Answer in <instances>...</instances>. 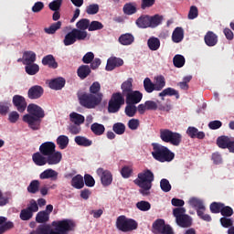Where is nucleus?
I'll list each match as a JSON object with an SVG mask.
<instances>
[{
	"label": "nucleus",
	"instance_id": "1",
	"mask_svg": "<svg viewBox=\"0 0 234 234\" xmlns=\"http://www.w3.org/2000/svg\"><path fill=\"white\" fill-rule=\"evenodd\" d=\"M63 159V154L56 151V144L45 142L39 146V152L33 154L32 160L39 167L43 165H58Z\"/></svg>",
	"mask_w": 234,
	"mask_h": 234
},
{
	"label": "nucleus",
	"instance_id": "2",
	"mask_svg": "<svg viewBox=\"0 0 234 234\" xmlns=\"http://www.w3.org/2000/svg\"><path fill=\"white\" fill-rule=\"evenodd\" d=\"M51 226L55 229H52L49 225H39L37 234H69V231H74L76 223L72 219H62L53 221Z\"/></svg>",
	"mask_w": 234,
	"mask_h": 234
},
{
	"label": "nucleus",
	"instance_id": "3",
	"mask_svg": "<svg viewBox=\"0 0 234 234\" xmlns=\"http://www.w3.org/2000/svg\"><path fill=\"white\" fill-rule=\"evenodd\" d=\"M27 111L28 113L23 116V122L27 123L32 131H39L41 129V122L45 118V110L37 104L30 103L27 105Z\"/></svg>",
	"mask_w": 234,
	"mask_h": 234
},
{
	"label": "nucleus",
	"instance_id": "4",
	"mask_svg": "<svg viewBox=\"0 0 234 234\" xmlns=\"http://www.w3.org/2000/svg\"><path fill=\"white\" fill-rule=\"evenodd\" d=\"M135 186L140 187L139 193L143 197H149L154 182V174L149 169H145L137 175V178L133 181Z\"/></svg>",
	"mask_w": 234,
	"mask_h": 234
},
{
	"label": "nucleus",
	"instance_id": "5",
	"mask_svg": "<svg viewBox=\"0 0 234 234\" xmlns=\"http://www.w3.org/2000/svg\"><path fill=\"white\" fill-rule=\"evenodd\" d=\"M152 147V156L154 158V160H157V162H173V160H175V153H173L166 146H164L158 143H153Z\"/></svg>",
	"mask_w": 234,
	"mask_h": 234
},
{
	"label": "nucleus",
	"instance_id": "6",
	"mask_svg": "<svg viewBox=\"0 0 234 234\" xmlns=\"http://www.w3.org/2000/svg\"><path fill=\"white\" fill-rule=\"evenodd\" d=\"M79 101L85 109H96L103 100L101 95H94L87 92L78 93Z\"/></svg>",
	"mask_w": 234,
	"mask_h": 234
},
{
	"label": "nucleus",
	"instance_id": "7",
	"mask_svg": "<svg viewBox=\"0 0 234 234\" xmlns=\"http://www.w3.org/2000/svg\"><path fill=\"white\" fill-rule=\"evenodd\" d=\"M160 138L162 142L171 144V145H175L176 147H178L182 144V134L169 129H161Z\"/></svg>",
	"mask_w": 234,
	"mask_h": 234
},
{
	"label": "nucleus",
	"instance_id": "8",
	"mask_svg": "<svg viewBox=\"0 0 234 234\" xmlns=\"http://www.w3.org/2000/svg\"><path fill=\"white\" fill-rule=\"evenodd\" d=\"M116 228L119 231L127 233L138 229V222L133 218H127L125 216H119L116 220Z\"/></svg>",
	"mask_w": 234,
	"mask_h": 234
},
{
	"label": "nucleus",
	"instance_id": "9",
	"mask_svg": "<svg viewBox=\"0 0 234 234\" xmlns=\"http://www.w3.org/2000/svg\"><path fill=\"white\" fill-rule=\"evenodd\" d=\"M87 31L73 28L70 32L66 34L63 43L65 47H70V45H74L76 41H85V39H87Z\"/></svg>",
	"mask_w": 234,
	"mask_h": 234
},
{
	"label": "nucleus",
	"instance_id": "10",
	"mask_svg": "<svg viewBox=\"0 0 234 234\" xmlns=\"http://www.w3.org/2000/svg\"><path fill=\"white\" fill-rule=\"evenodd\" d=\"M122 105H125L123 94L122 92L113 93L108 103V112L112 114L118 112L122 109Z\"/></svg>",
	"mask_w": 234,
	"mask_h": 234
},
{
	"label": "nucleus",
	"instance_id": "11",
	"mask_svg": "<svg viewBox=\"0 0 234 234\" xmlns=\"http://www.w3.org/2000/svg\"><path fill=\"white\" fill-rule=\"evenodd\" d=\"M39 211V206H37V202L35 199H31L27 208H23L20 211V218L24 221L30 220L32 217H34V213H37Z\"/></svg>",
	"mask_w": 234,
	"mask_h": 234
},
{
	"label": "nucleus",
	"instance_id": "12",
	"mask_svg": "<svg viewBox=\"0 0 234 234\" xmlns=\"http://www.w3.org/2000/svg\"><path fill=\"white\" fill-rule=\"evenodd\" d=\"M152 231L154 234H175L173 228L165 224V220L162 218H158L153 223Z\"/></svg>",
	"mask_w": 234,
	"mask_h": 234
},
{
	"label": "nucleus",
	"instance_id": "13",
	"mask_svg": "<svg viewBox=\"0 0 234 234\" xmlns=\"http://www.w3.org/2000/svg\"><path fill=\"white\" fill-rule=\"evenodd\" d=\"M96 173L98 176H100L101 183L104 187H107L112 184V174L111 171L103 168H98Z\"/></svg>",
	"mask_w": 234,
	"mask_h": 234
},
{
	"label": "nucleus",
	"instance_id": "14",
	"mask_svg": "<svg viewBox=\"0 0 234 234\" xmlns=\"http://www.w3.org/2000/svg\"><path fill=\"white\" fill-rule=\"evenodd\" d=\"M144 103L146 104L147 111H165L169 112L172 109L171 104L163 105L159 101H146Z\"/></svg>",
	"mask_w": 234,
	"mask_h": 234
},
{
	"label": "nucleus",
	"instance_id": "15",
	"mask_svg": "<svg viewBox=\"0 0 234 234\" xmlns=\"http://www.w3.org/2000/svg\"><path fill=\"white\" fill-rule=\"evenodd\" d=\"M144 98V93L140 90H133L130 94L125 96V101L127 105H138Z\"/></svg>",
	"mask_w": 234,
	"mask_h": 234
},
{
	"label": "nucleus",
	"instance_id": "16",
	"mask_svg": "<svg viewBox=\"0 0 234 234\" xmlns=\"http://www.w3.org/2000/svg\"><path fill=\"white\" fill-rule=\"evenodd\" d=\"M13 105L18 112H25L27 110V99L22 95H15L13 97Z\"/></svg>",
	"mask_w": 234,
	"mask_h": 234
},
{
	"label": "nucleus",
	"instance_id": "17",
	"mask_svg": "<svg viewBox=\"0 0 234 234\" xmlns=\"http://www.w3.org/2000/svg\"><path fill=\"white\" fill-rule=\"evenodd\" d=\"M45 94V90L40 85H35L29 88L27 98L29 100H39Z\"/></svg>",
	"mask_w": 234,
	"mask_h": 234
},
{
	"label": "nucleus",
	"instance_id": "18",
	"mask_svg": "<svg viewBox=\"0 0 234 234\" xmlns=\"http://www.w3.org/2000/svg\"><path fill=\"white\" fill-rule=\"evenodd\" d=\"M58 176V173L56 170L48 168L39 175V178L40 180H52V182H56Z\"/></svg>",
	"mask_w": 234,
	"mask_h": 234
},
{
	"label": "nucleus",
	"instance_id": "19",
	"mask_svg": "<svg viewBox=\"0 0 234 234\" xmlns=\"http://www.w3.org/2000/svg\"><path fill=\"white\" fill-rule=\"evenodd\" d=\"M66 83H67V80H65L63 77H58L49 80L48 87L49 89H52V90H61V89L65 87Z\"/></svg>",
	"mask_w": 234,
	"mask_h": 234
},
{
	"label": "nucleus",
	"instance_id": "20",
	"mask_svg": "<svg viewBox=\"0 0 234 234\" xmlns=\"http://www.w3.org/2000/svg\"><path fill=\"white\" fill-rule=\"evenodd\" d=\"M122 65H123V59L116 57L110 58L107 60L106 70L108 72H111V70H114L116 67H122Z\"/></svg>",
	"mask_w": 234,
	"mask_h": 234
},
{
	"label": "nucleus",
	"instance_id": "21",
	"mask_svg": "<svg viewBox=\"0 0 234 234\" xmlns=\"http://www.w3.org/2000/svg\"><path fill=\"white\" fill-rule=\"evenodd\" d=\"M207 47H215L218 43V36L213 31H207L204 37Z\"/></svg>",
	"mask_w": 234,
	"mask_h": 234
},
{
	"label": "nucleus",
	"instance_id": "22",
	"mask_svg": "<svg viewBox=\"0 0 234 234\" xmlns=\"http://www.w3.org/2000/svg\"><path fill=\"white\" fill-rule=\"evenodd\" d=\"M186 134L192 139L197 138V140H204L206 138V133L198 131L195 126H189L186 130Z\"/></svg>",
	"mask_w": 234,
	"mask_h": 234
},
{
	"label": "nucleus",
	"instance_id": "23",
	"mask_svg": "<svg viewBox=\"0 0 234 234\" xmlns=\"http://www.w3.org/2000/svg\"><path fill=\"white\" fill-rule=\"evenodd\" d=\"M42 65H44V67H48V69H54L59 67V65L58 64V61H56V58H54V55H47L43 57Z\"/></svg>",
	"mask_w": 234,
	"mask_h": 234
},
{
	"label": "nucleus",
	"instance_id": "24",
	"mask_svg": "<svg viewBox=\"0 0 234 234\" xmlns=\"http://www.w3.org/2000/svg\"><path fill=\"white\" fill-rule=\"evenodd\" d=\"M176 222L180 228H191L193 226V218L186 214L179 218Z\"/></svg>",
	"mask_w": 234,
	"mask_h": 234
},
{
	"label": "nucleus",
	"instance_id": "25",
	"mask_svg": "<svg viewBox=\"0 0 234 234\" xmlns=\"http://www.w3.org/2000/svg\"><path fill=\"white\" fill-rule=\"evenodd\" d=\"M90 67L89 65H81L77 69V76L80 80H85L87 77L90 76Z\"/></svg>",
	"mask_w": 234,
	"mask_h": 234
},
{
	"label": "nucleus",
	"instance_id": "26",
	"mask_svg": "<svg viewBox=\"0 0 234 234\" xmlns=\"http://www.w3.org/2000/svg\"><path fill=\"white\" fill-rule=\"evenodd\" d=\"M122 96H127L133 92V78H129L127 80L123 81L121 85Z\"/></svg>",
	"mask_w": 234,
	"mask_h": 234
},
{
	"label": "nucleus",
	"instance_id": "27",
	"mask_svg": "<svg viewBox=\"0 0 234 234\" xmlns=\"http://www.w3.org/2000/svg\"><path fill=\"white\" fill-rule=\"evenodd\" d=\"M71 186L75 189H83L85 187V182L83 180V176L77 175L71 179Z\"/></svg>",
	"mask_w": 234,
	"mask_h": 234
},
{
	"label": "nucleus",
	"instance_id": "28",
	"mask_svg": "<svg viewBox=\"0 0 234 234\" xmlns=\"http://www.w3.org/2000/svg\"><path fill=\"white\" fill-rule=\"evenodd\" d=\"M135 25L138 27V28H150L149 15H143L139 16L135 21Z\"/></svg>",
	"mask_w": 234,
	"mask_h": 234
},
{
	"label": "nucleus",
	"instance_id": "29",
	"mask_svg": "<svg viewBox=\"0 0 234 234\" xmlns=\"http://www.w3.org/2000/svg\"><path fill=\"white\" fill-rule=\"evenodd\" d=\"M184 39V28L176 27L172 34V41L174 43H181Z\"/></svg>",
	"mask_w": 234,
	"mask_h": 234
},
{
	"label": "nucleus",
	"instance_id": "30",
	"mask_svg": "<svg viewBox=\"0 0 234 234\" xmlns=\"http://www.w3.org/2000/svg\"><path fill=\"white\" fill-rule=\"evenodd\" d=\"M74 141L75 144L80 147H90V145H92V141L85 136L78 135L75 137Z\"/></svg>",
	"mask_w": 234,
	"mask_h": 234
},
{
	"label": "nucleus",
	"instance_id": "31",
	"mask_svg": "<svg viewBox=\"0 0 234 234\" xmlns=\"http://www.w3.org/2000/svg\"><path fill=\"white\" fill-rule=\"evenodd\" d=\"M162 21H164V16L160 15H154L153 16H149V27L156 28L159 25H162Z\"/></svg>",
	"mask_w": 234,
	"mask_h": 234
},
{
	"label": "nucleus",
	"instance_id": "32",
	"mask_svg": "<svg viewBox=\"0 0 234 234\" xmlns=\"http://www.w3.org/2000/svg\"><path fill=\"white\" fill-rule=\"evenodd\" d=\"M165 96H175L176 100H178L180 98V93L174 88H166L159 93V97L162 98V100H164Z\"/></svg>",
	"mask_w": 234,
	"mask_h": 234
},
{
	"label": "nucleus",
	"instance_id": "33",
	"mask_svg": "<svg viewBox=\"0 0 234 234\" xmlns=\"http://www.w3.org/2000/svg\"><path fill=\"white\" fill-rule=\"evenodd\" d=\"M101 84L100 82L95 81L90 86V94H93L94 96H101V100H103V93H101Z\"/></svg>",
	"mask_w": 234,
	"mask_h": 234
},
{
	"label": "nucleus",
	"instance_id": "34",
	"mask_svg": "<svg viewBox=\"0 0 234 234\" xmlns=\"http://www.w3.org/2000/svg\"><path fill=\"white\" fill-rule=\"evenodd\" d=\"M36 61V53L34 51H26L23 54V64L30 65Z\"/></svg>",
	"mask_w": 234,
	"mask_h": 234
},
{
	"label": "nucleus",
	"instance_id": "35",
	"mask_svg": "<svg viewBox=\"0 0 234 234\" xmlns=\"http://www.w3.org/2000/svg\"><path fill=\"white\" fill-rule=\"evenodd\" d=\"M90 131L95 136H101L105 133V126L103 124L94 122L90 126Z\"/></svg>",
	"mask_w": 234,
	"mask_h": 234
},
{
	"label": "nucleus",
	"instance_id": "36",
	"mask_svg": "<svg viewBox=\"0 0 234 234\" xmlns=\"http://www.w3.org/2000/svg\"><path fill=\"white\" fill-rule=\"evenodd\" d=\"M70 122L75 123V125H81V123H85V116L78 113V112H71L69 114Z\"/></svg>",
	"mask_w": 234,
	"mask_h": 234
},
{
	"label": "nucleus",
	"instance_id": "37",
	"mask_svg": "<svg viewBox=\"0 0 234 234\" xmlns=\"http://www.w3.org/2000/svg\"><path fill=\"white\" fill-rule=\"evenodd\" d=\"M119 43L124 46L133 45L134 43V37L129 33L123 34L119 37Z\"/></svg>",
	"mask_w": 234,
	"mask_h": 234
},
{
	"label": "nucleus",
	"instance_id": "38",
	"mask_svg": "<svg viewBox=\"0 0 234 234\" xmlns=\"http://www.w3.org/2000/svg\"><path fill=\"white\" fill-rule=\"evenodd\" d=\"M25 70L28 76H36L39 72V65L36 63L26 64Z\"/></svg>",
	"mask_w": 234,
	"mask_h": 234
},
{
	"label": "nucleus",
	"instance_id": "39",
	"mask_svg": "<svg viewBox=\"0 0 234 234\" xmlns=\"http://www.w3.org/2000/svg\"><path fill=\"white\" fill-rule=\"evenodd\" d=\"M230 142H231V139H229V137H228L226 135H222V136L218 137L217 145L220 149H228Z\"/></svg>",
	"mask_w": 234,
	"mask_h": 234
},
{
	"label": "nucleus",
	"instance_id": "40",
	"mask_svg": "<svg viewBox=\"0 0 234 234\" xmlns=\"http://www.w3.org/2000/svg\"><path fill=\"white\" fill-rule=\"evenodd\" d=\"M50 216L47 212V210L39 211L36 216V222L37 224H45V222H48Z\"/></svg>",
	"mask_w": 234,
	"mask_h": 234
},
{
	"label": "nucleus",
	"instance_id": "41",
	"mask_svg": "<svg viewBox=\"0 0 234 234\" xmlns=\"http://www.w3.org/2000/svg\"><path fill=\"white\" fill-rule=\"evenodd\" d=\"M148 48L153 51L160 48V39L158 37H152L147 40Z\"/></svg>",
	"mask_w": 234,
	"mask_h": 234
},
{
	"label": "nucleus",
	"instance_id": "42",
	"mask_svg": "<svg viewBox=\"0 0 234 234\" xmlns=\"http://www.w3.org/2000/svg\"><path fill=\"white\" fill-rule=\"evenodd\" d=\"M144 89L148 94H151L152 92H154V90H156L154 83L153 82V80H151L150 78H145L144 80Z\"/></svg>",
	"mask_w": 234,
	"mask_h": 234
},
{
	"label": "nucleus",
	"instance_id": "43",
	"mask_svg": "<svg viewBox=\"0 0 234 234\" xmlns=\"http://www.w3.org/2000/svg\"><path fill=\"white\" fill-rule=\"evenodd\" d=\"M90 23V20L82 18L76 23V29L80 30V32H85L87 29L89 30Z\"/></svg>",
	"mask_w": 234,
	"mask_h": 234
},
{
	"label": "nucleus",
	"instance_id": "44",
	"mask_svg": "<svg viewBox=\"0 0 234 234\" xmlns=\"http://www.w3.org/2000/svg\"><path fill=\"white\" fill-rule=\"evenodd\" d=\"M39 186H41L39 180H32L27 186V192L31 193V195H36L39 191Z\"/></svg>",
	"mask_w": 234,
	"mask_h": 234
},
{
	"label": "nucleus",
	"instance_id": "45",
	"mask_svg": "<svg viewBox=\"0 0 234 234\" xmlns=\"http://www.w3.org/2000/svg\"><path fill=\"white\" fill-rule=\"evenodd\" d=\"M57 145H58L60 149H67V147H69V136L59 135L57 138Z\"/></svg>",
	"mask_w": 234,
	"mask_h": 234
},
{
	"label": "nucleus",
	"instance_id": "46",
	"mask_svg": "<svg viewBox=\"0 0 234 234\" xmlns=\"http://www.w3.org/2000/svg\"><path fill=\"white\" fill-rule=\"evenodd\" d=\"M188 203L192 206V207H196V210L206 209V206H204V202L197 197H191Z\"/></svg>",
	"mask_w": 234,
	"mask_h": 234
},
{
	"label": "nucleus",
	"instance_id": "47",
	"mask_svg": "<svg viewBox=\"0 0 234 234\" xmlns=\"http://www.w3.org/2000/svg\"><path fill=\"white\" fill-rule=\"evenodd\" d=\"M222 207H224V203L212 202L209 206L210 212L217 215L222 212Z\"/></svg>",
	"mask_w": 234,
	"mask_h": 234
},
{
	"label": "nucleus",
	"instance_id": "48",
	"mask_svg": "<svg viewBox=\"0 0 234 234\" xmlns=\"http://www.w3.org/2000/svg\"><path fill=\"white\" fill-rule=\"evenodd\" d=\"M155 90L160 91L165 87V78L162 75L155 78V83H154Z\"/></svg>",
	"mask_w": 234,
	"mask_h": 234
},
{
	"label": "nucleus",
	"instance_id": "49",
	"mask_svg": "<svg viewBox=\"0 0 234 234\" xmlns=\"http://www.w3.org/2000/svg\"><path fill=\"white\" fill-rule=\"evenodd\" d=\"M61 21H58L57 23L51 24L49 27H45L44 31L46 34H56L59 28H61Z\"/></svg>",
	"mask_w": 234,
	"mask_h": 234
},
{
	"label": "nucleus",
	"instance_id": "50",
	"mask_svg": "<svg viewBox=\"0 0 234 234\" xmlns=\"http://www.w3.org/2000/svg\"><path fill=\"white\" fill-rule=\"evenodd\" d=\"M124 112L126 116H128L129 118L134 117L136 115V112H138L136 105L127 104V106L125 107Z\"/></svg>",
	"mask_w": 234,
	"mask_h": 234
},
{
	"label": "nucleus",
	"instance_id": "51",
	"mask_svg": "<svg viewBox=\"0 0 234 234\" xmlns=\"http://www.w3.org/2000/svg\"><path fill=\"white\" fill-rule=\"evenodd\" d=\"M173 63L176 69H182L186 65V58L182 55H176L173 58Z\"/></svg>",
	"mask_w": 234,
	"mask_h": 234
},
{
	"label": "nucleus",
	"instance_id": "52",
	"mask_svg": "<svg viewBox=\"0 0 234 234\" xmlns=\"http://www.w3.org/2000/svg\"><path fill=\"white\" fill-rule=\"evenodd\" d=\"M112 131L115 134L122 135L125 133V124L123 122H116L112 126Z\"/></svg>",
	"mask_w": 234,
	"mask_h": 234
},
{
	"label": "nucleus",
	"instance_id": "53",
	"mask_svg": "<svg viewBox=\"0 0 234 234\" xmlns=\"http://www.w3.org/2000/svg\"><path fill=\"white\" fill-rule=\"evenodd\" d=\"M63 5V0H53L48 4V8L52 12L59 11L61 5Z\"/></svg>",
	"mask_w": 234,
	"mask_h": 234
},
{
	"label": "nucleus",
	"instance_id": "54",
	"mask_svg": "<svg viewBox=\"0 0 234 234\" xmlns=\"http://www.w3.org/2000/svg\"><path fill=\"white\" fill-rule=\"evenodd\" d=\"M10 107H12V104L10 102H0L1 116H6V114L10 112Z\"/></svg>",
	"mask_w": 234,
	"mask_h": 234
},
{
	"label": "nucleus",
	"instance_id": "55",
	"mask_svg": "<svg viewBox=\"0 0 234 234\" xmlns=\"http://www.w3.org/2000/svg\"><path fill=\"white\" fill-rule=\"evenodd\" d=\"M160 187L164 193H169V191L172 189L171 183H169V180L166 178L161 179Z\"/></svg>",
	"mask_w": 234,
	"mask_h": 234
},
{
	"label": "nucleus",
	"instance_id": "56",
	"mask_svg": "<svg viewBox=\"0 0 234 234\" xmlns=\"http://www.w3.org/2000/svg\"><path fill=\"white\" fill-rule=\"evenodd\" d=\"M84 184L87 187H94L96 186V180L90 174L84 175Z\"/></svg>",
	"mask_w": 234,
	"mask_h": 234
},
{
	"label": "nucleus",
	"instance_id": "57",
	"mask_svg": "<svg viewBox=\"0 0 234 234\" xmlns=\"http://www.w3.org/2000/svg\"><path fill=\"white\" fill-rule=\"evenodd\" d=\"M100 12V5L98 4H92L87 6L86 13L89 16H94Z\"/></svg>",
	"mask_w": 234,
	"mask_h": 234
},
{
	"label": "nucleus",
	"instance_id": "58",
	"mask_svg": "<svg viewBox=\"0 0 234 234\" xmlns=\"http://www.w3.org/2000/svg\"><path fill=\"white\" fill-rule=\"evenodd\" d=\"M136 207L140 211H149L151 209V203L149 201H139L136 203Z\"/></svg>",
	"mask_w": 234,
	"mask_h": 234
},
{
	"label": "nucleus",
	"instance_id": "59",
	"mask_svg": "<svg viewBox=\"0 0 234 234\" xmlns=\"http://www.w3.org/2000/svg\"><path fill=\"white\" fill-rule=\"evenodd\" d=\"M103 28V24L100 21H91L89 27V32H94L96 30H101Z\"/></svg>",
	"mask_w": 234,
	"mask_h": 234
},
{
	"label": "nucleus",
	"instance_id": "60",
	"mask_svg": "<svg viewBox=\"0 0 234 234\" xmlns=\"http://www.w3.org/2000/svg\"><path fill=\"white\" fill-rule=\"evenodd\" d=\"M221 215L223 218H229L233 215V208L229 206H226L223 204V207L221 208Z\"/></svg>",
	"mask_w": 234,
	"mask_h": 234
},
{
	"label": "nucleus",
	"instance_id": "61",
	"mask_svg": "<svg viewBox=\"0 0 234 234\" xmlns=\"http://www.w3.org/2000/svg\"><path fill=\"white\" fill-rule=\"evenodd\" d=\"M123 12L126 16H133V14H136V6L133 4H126L123 6Z\"/></svg>",
	"mask_w": 234,
	"mask_h": 234
},
{
	"label": "nucleus",
	"instance_id": "62",
	"mask_svg": "<svg viewBox=\"0 0 234 234\" xmlns=\"http://www.w3.org/2000/svg\"><path fill=\"white\" fill-rule=\"evenodd\" d=\"M173 215L176 218V220H178V218H181L182 217L186 216V208L185 207L174 208Z\"/></svg>",
	"mask_w": 234,
	"mask_h": 234
},
{
	"label": "nucleus",
	"instance_id": "63",
	"mask_svg": "<svg viewBox=\"0 0 234 234\" xmlns=\"http://www.w3.org/2000/svg\"><path fill=\"white\" fill-rule=\"evenodd\" d=\"M10 229H14V222L12 221H5L2 226H0V234L5 233Z\"/></svg>",
	"mask_w": 234,
	"mask_h": 234
},
{
	"label": "nucleus",
	"instance_id": "64",
	"mask_svg": "<svg viewBox=\"0 0 234 234\" xmlns=\"http://www.w3.org/2000/svg\"><path fill=\"white\" fill-rule=\"evenodd\" d=\"M219 222L223 228H233V219L229 218H221Z\"/></svg>",
	"mask_w": 234,
	"mask_h": 234
}]
</instances>
